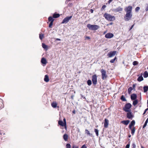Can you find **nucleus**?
Segmentation results:
<instances>
[{
  "label": "nucleus",
  "mask_w": 148,
  "mask_h": 148,
  "mask_svg": "<svg viewBox=\"0 0 148 148\" xmlns=\"http://www.w3.org/2000/svg\"><path fill=\"white\" fill-rule=\"evenodd\" d=\"M130 145V142H129L127 145H126L125 148H129Z\"/></svg>",
  "instance_id": "nucleus-39"
},
{
  "label": "nucleus",
  "mask_w": 148,
  "mask_h": 148,
  "mask_svg": "<svg viewBox=\"0 0 148 148\" xmlns=\"http://www.w3.org/2000/svg\"><path fill=\"white\" fill-rule=\"evenodd\" d=\"M54 19L51 17L50 16L48 18V21L50 22H53Z\"/></svg>",
  "instance_id": "nucleus-27"
},
{
  "label": "nucleus",
  "mask_w": 148,
  "mask_h": 148,
  "mask_svg": "<svg viewBox=\"0 0 148 148\" xmlns=\"http://www.w3.org/2000/svg\"><path fill=\"white\" fill-rule=\"evenodd\" d=\"M131 137V135H130L128 136V137L129 138H130Z\"/></svg>",
  "instance_id": "nucleus-58"
},
{
  "label": "nucleus",
  "mask_w": 148,
  "mask_h": 148,
  "mask_svg": "<svg viewBox=\"0 0 148 148\" xmlns=\"http://www.w3.org/2000/svg\"><path fill=\"white\" fill-rule=\"evenodd\" d=\"M60 16L59 14L55 13L53 14V17L54 18H56L59 17Z\"/></svg>",
  "instance_id": "nucleus-24"
},
{
  "label": "nucleus",
  "mask_w": 148,
  "mask_h": 148,
  "mask_svg": "<svg viewBox=\"0 0 148 148\" xmlns=\"http://www.w3.org/2000/svg\"><path fill=\"white\" fill-rule=\"evenodd\" d=\"M64 123L65 125H66V119L64 118L63 119Z\"/></svg>",
  "instance_id": "nucleus-44"
},
{
  "label": "nucleus",
  "mask_w": 148,
  "mask_h": 148,
  "mask_svg": "<svg viewBox=\"0 0 148 148\" xmlns=\"http://www.w3.org/2000/svg\"><path fill=\"white\" fill-rule=\"evenodd\" d=\"M138 64V62L136 61H134L133 62V64L134 66L137 65Z\"/></svg>",
  "instance_id": "nucleus-38"
},
{
  "label": "nucleus",
  "mask_w": 148,
  "mask_h": 148,
  "mask_svg": "<svg viewBox=\"0 0 148 148\" xmlns=\"http://www.w3.org/2000/svg\"><path fill=\"white\" fill-rule=\"evenodd\" d=\"M132 8L130 6L126 7L124 9L126 13H132Z\"/></svg>",
  "instance_id": "nucleus-6"
},
{
  "label": "nucleus",
  "mask_w": 148,
  "mask_h": 148,
  "mask_svg": "<svg viewBox=\"0 0 148 148\" xmlns=\"http://www.w3.org/2000/svg\"><path fill=\"white\" fill-rule=\"evenodd\" d=\"M87 27L89 30H97L99 27V26L98 25H91L89 24H88L87 25Z\"/></svg>",
  "instance_id": "nucleus-2"
},
{
  "label": "nucleus",
  "mask_w": 148,
  "mask_h": 148,
  "mask_svg": "<svg viewBox=\"0 0 148 148\" xmlns=\"http://www.w3.org/2000/svg\"><path fill=\"white\" fill-rule=\"evenodd\" d=\"M131 134L132 135H133L134 134V132H135V127H133V128L132 129L131 128Z\"/></svg>",
  "instance_id": "nucleus-30"
},
{
  "label": "nucleus",
  "mask_w": 148,
  "mask_h": 148,
  "mask_svg": "<svg viewBox=\"0 0 148 148\" xmlns=\"http://www.w3.org/2000/svg\"><path fill=\"white\" fill-rule=\"evenodd\" d=\"M137 97V96L136 94H133L131 96V98L132 100H135Z\"/></svg>",
  "instance_id": "nucleus-16"
},
{
  "label": "nucleus",
  "mask_w": 148,
  "mask_h": 148,
  "mask_svg": "<svg viewBox=\"0 0 148 148\" xmlns=\"http://www.w3.org/2000/svg\"><path fill=\"white\" fill-rule=\"evenodd\" d=\"M51 105L54 108H56L57 107V104L55 102L52 103Z\"/></svg>",
  "instance_id": "nucleus-21"
},
{
  "label": "nucleus",
  "mask_w": 148,
  "mask_h": 148,
  "mask_svg": "<svg viewBox=\"0 0 148 148\" xmlns=\"http://www.w3.org/2000/svg\"><path fill=\"white\" fill-rule=\"evenodd\" d=\"M42 47L45 49H47V45H46L44 43H42Z\"/></svg>",
  "instance_id": "nucleus-33"
},
{
  "label": "nucleus",
  "mask_w": 148,
  "mask_h": 148,
  "mask_svg": "<svg viewBox=\"0 0 148 148\" xmlns=\"http://www.w3.org/2000/svg\"><path fill=\"white\" fill-rule=\"evenodd\" d=\"M68 138V136L67 134H65L63 136V138L65 141H67Z\"/></svg>",
  "instance_id": "nucleus-22"
},
{
  "label": "nucleus",
  "mask_w": 148,
  "mask_h": 148,
  "mask_svg": "<svg viewBox=\"0 0 148 148\" xmlns=\"http://www.w3.org/2000/svg\"><path fill=\"white\" fill-rule=\"evenodd\" d=\"M106 7V6L105 5H103V6L102 7V8L104 9Z\"/></svg>",
  "instance_id": "nucleus-53"
},
{
  "label": "nucleus",
  "mask_w": 148,
  "mask_h": 148,
  "mask_svg": "<svg viewBox=\"0 0 148 148\" xmlns=\"http://www.w3.org/2000/svg\"><path fill=\"white\" fill-rule=\"evenodd\" d=\"M89 86H90L91 84H88Z\"/></svg>",
  "instance_id": "nucleus-59"
},
{
  "label": "nucleus",
  "mask_w": 148,
  "mask_h": 148,
  "mask_svg": "<svg viewBox=\"0 0 148 148\" xmlns=\"http://www.w3.org/2000/svg\"><path fill=\"white\" fill-rule=\"evenodd\" d=\"M101 71V77L102 79H105L107 76L106 75V71L103 69H102Z\"/></svg>",
  "instance_id": "nucleus-5"
},
{
  "label": "nucleus",
  "mask_w": 148,
  "mask_h": 148,
  "mask_svg": "<svg viewBox=\"0 0 148 148\" xmlns=\"http://www.w3.org/2000/svg\"><path fill=\"white\" fill-rule=\"evenodd\" d=\"M130 122V121L129 120H127L122 121L121 122V123L125 125H127Z\"/></svg>",
  "instance_id": "nucleus-18"
},
{
  "label": "nucleus",
  "mask_w": 148,
  "mask_h": 148,
  "mask_svg": "<svg viewBox=\"0 0 148 148\" xmlns=\"http://www.w3.org/2000/svg\"><path fill=\"white\" fill-rule=\"evenodd\" d=\"M141 148H144V147L143 146H141Z\"/></svg>",
  "instance_id": "nucleus-60"
},
{
  "label": "nucleus",
  "mask_w": 148,
  "mask_h": 148,
  "mask_svg": "<svg viewBox=\"0 0 148 148\" xmlns=\"http://www.w3.org/2000/svg\"><path fill=\"white\" fill-rule=\"evenodd\" d=\"M148 110V108L146 109L143 114V115Z\"/></svg>",
  "instance_id": "nucleus-45"
},
{
  "label": "nucleus",
  "mask_w": 148,
  "mask_h": 148,
  "mask_svg": "<svg viewBox=\"0 0 148 148\" xmlns=\"http://www.w3.org/2000/svg\"><path fill=\"white\" fill-rule=\"evenodd\" d=\"M44 35L43 34H39V38L41 40H42L44 38Z\"/></svg>",
  "instance_id": "nucleus-29"
},
{
  "label": "nucleus",
  "mask_w": 148,
  "mask_h": 148,
  "mask_svg": "<svg viewBox=\"0 0 148 148\" xmlns=\"http://www.w3.org/2000/svg\"><path fill=\"white\" fill-rule=\"evenodd\" d=\"M134 24H133L131 26V27L130 29V30H131L132 28L134 26Z\"/></svg>",
  "instance_id": "nucleus-52"
},
{
  "label": "nucleus",
  "mask_w": 148,
  "mask_h": 148,
  "mask_svg": "<svg viewBox=\"0 0 148 148\" xmlns=\"http://www.w3.org/2000/svg\"><path fill=\"white\" fill-rule=\"evenodd\" d=\"M143 77L141 76H139L138 78V79H137L138 81L139 82L143 80Z\"/></svg>",
  "instance_id": "nucleus-26"
},
{
  "label": "nucleus",
  "mask_w": 148,
  "mask_h": 148,
  "mask_svg": "<svg viewBox=\"0 0 148 148\" xmlns=\"http://www.w3.org/2000/svg\"><path fill=\"white\" fill-rule=\"evenodd\" d=\"M144 92H146L148 90V86H145L143 87Z\"/></svg>",
  "instance_id": "nucleus-25"
},
{
  "label": "nucleus",
  "mask_w": 148,
  "mask_h": 148,
  "mask_svg": "<svg viewBox=\"0 0 148 148\" xmlns=\"http://www.w3.org/2000/svg\"><path fill=\"white\" fill-rule=\"evenodd\" d=\"M140 9V8L139 7H137L136 8H135V11L136 12H138Z\"/></svg>",
  "instance_id": "nucleus-40"
},
{
  "label": "nucleus",
  "mask_w": 148,
  "mask_h": 148,
  "mask_svg": "<svg viewBox=\"0 0 148 148\" xmlns=\"http://www.w3.org/2000/svg\"><path fill=\"white\" fill-rule=\"evenodd\" d=\"M116 57H115V58L113 59H112L110 60V62L111 63H113L115 61V60L116 59Z\"/></svg>",
  "instance_id": "nucleus-36"
},
{
  "label": "nucleus",
  "mask_w": 148,
  "mask_h": 148,
  "mask_svg": "<svg viewBox=\"0 0 148 148\" xmlns=\"http://www.w3.org/2000/svg\"><path fill=\"white\" fill-rule=\"evenodd\" d=\"M112 23H110V25H112Z\"/></svg>",
  "instance_id": "nucleus-61"
},
{
  "label": "nucleus",
  "mask_w": 148,
  "mask_h": 148,
  "mask_svg": "<svg viewBox=\"0 0 148 148\" xmlns=\"http://www.w3.org/2000/svg\"><path fill=\"white\" fill-rule=\"evenodd\" d=\"M92 83H96L97 82V76L96 74L93 75L92 76Z\"/></svg>",
  "instance_id": "nucleus-8"
},
{
  "label": "nucleus",
  "mask_w": 148,
  "mask_h": 148,
  "mask_svg": "<svg viewBox=\"0 0 148 148\" xmlns=\"http://www.w3.org/2000/svg\"><path fill=\"white\" fill-rule=\"evenodd\" d=\"M145 10L146 11H147L148 10V5H147V7H146L145 9Z\"/></svg>",
  "instance_id": "nucleus-51"
},
{
  "label": "nucleus",
  "mask_w": 148,
  "mask_h": 148,
  "mask_svg": "<svg viewBox=\"0 0 148 148\" xmlns=\"http://www.w3.org/2000/svg\"><path fill=\"white\" fill-rule=\"evenodd\" d=\"M90 11L91 13H92L93 12V10L92 9H91L90 10Z\"/></svg>",
  "instance_id": "nucleus-55"
},
{
  "label": "nucleus",
  "mask_w": 148,
  "mask_h": 148,
  "mask_svg": "<svg viewBox=\"0 0 148 148\" xmlns=\"http://www.w3.org/2000/svg\"><path fill=\"white\" fill-rule=\"evenodd\" d=\"M132 148H136V145L134 143H133L132 145Z\"/></svg>",
  "instance_id": "nucleus-42"
},
{
  "label": "nucleus",
  "mask_w": 148,
  "mask_h": 148,
  "mask_svg": "<svg viewBox=\"0 0 148 148\" xmlns=\"http://www.w3.org/2000/svg\"><path fill=\"white\" fill-rule=\"evenodd\" d=\"M113 0H109L108 2L109 4H110Z\"/></svg>",
  "instance_id": "nucleus-50"
},
{
  "label": "nucleus",
  "mask_w": 148,
  "mask_h": 148,
  "mask_svg": "<svg viewBox=\"0 0 148 148\" xmlns=\"http://www.w3.org/2000/svg\"><path fill=\"white\" fill-rule=\"evenodd\" d=\"M74 97V95H72L71 96V98L72 99H73V98Z\"/></svg>",
  "instance_id": "nucleus-54"
},
{
  "label": "nucleus",
  "mask_w": 148,
  "mask_h": 148,
  "mask_svg": "<svg viewBox=\"0 0 148 148\" xmlns=\"http://www.w3.org/2000/svg\"><path fill=\"white\" fill-rule=\"evenodd\" d=\"M95 133L96 134V136H98L99 135V132H98V130L97 129H95Z\"/></svg>",
  "instance_id": "nucleus-35"
},
{
  "label": "nucleus",
  "mask_w": 148,
  "mask_h": 148,
  "mask_svg": "<svg viewBox=\"0 0 148 148\" xmlns=\"http://www.w3.org/2000/svg\"><path fill=\"white\" fill-rule=\"evenodd\" d=\"M85 134H86L87 135H88L90 136H92V134H91L90 132L88 130L86 129L85 130Z\"/></svg>",
  "instance_id": "nucleus-19"
},
{
  "label": "nucleus",
  "mask_w": 148,
  "mask_h": 148,
  "mask_svg": "<svg viewBox=\"0 0 148 148\" xmlns=\"http://www.w3.org/2000/svg\"><path fill=\"white\" fill-rule=\"evenodd\" d=\"M138 103V101L137 100H134L133 102V105L135 106Z\"/></svg>",
  "instance_id": "nucleus-34"
},
{
  "label": "nucleus",
  "mask_w": 148,
  "mask_h": 148,
  "mask_svg": "<svg viewBox=\"0 0 148 148\" xmlns=\"http://www.w3.org/2000/svg\"><path fill=\"white\" fill-rule=\"evenodd\" d=\"M132 16V13H126L124 17V20L126 21H128L131 19Z\"/></svg>",
  "instance_id": "nucleus-4"
},
{
  "label": "nucleus",
  "mask_w": 148,
  "mask_h": 148,
  "mask_svg": "<svg viewBox=\"0 0 148 148\" xmlns=\"http://www.w3.org/2000/svg\"><path fill=\"white\" fill-rule=\"evenodd\" d=\"M44 80L47 82H48L49 81V77L47 75H45L44 78Z\"/></svg>",
  "instance_id": "nucleus-20"
},
{
  "label": "nucleus",
  "mask_w": 148,
  "mask_h": 148,
  "mask_svg": "<svg viewBox=\"0 0 148 148\" xmlns=\"http://www.w3.org/2000/svg\"><path fill=\"white\" fill-rule=\"evenodd\" d=\"M86 39H90V38L89 36H86Z\"/></svg>",
  "instance_id": "nucleus-49"
},
{
  "label": "nucleus",
  "mask_w": 148,
  "mask_h": 148,
  "mask_svg": "<svg viewBox=\"0 0 148 148\" xmlns=\"http://www.w3.org/2000/svg\"><path fill=\"white\" fill-rule=\"evenodd\" d=\"M128 113L127 114V117L129 119H132L133 117V116L131 112H127Z\"/></svg>",
  "instance_id": "nucleus-13"
},
{
  "label": "nucleus",
  "mask_w": 148,
  "mask_h": 148,
  "mask_svg": "<svg viewBox=\"0 0 148 148\" xmlns=\"http://www.w3.org/2000/svg\"><path fill=\"white\" fill-rule=\"evenodd\" d=\"M147 105H148V100H147Z\"/></svg>",
  "instance_id": "nucleus-62"
},
{
  "label": "nucleus",
  "mask_w": 148,
  "mask_h": 148,
  "mask_svg": "<svg viewBox=\"0 0 148 148\" xmlns=\"http://www.w3.org/2000/svg\"><path fill=\"white\" fill-rule=\"evenodd\" d=\"M135 86H136V85L135 84H133V86L134 88V87H135Z\"/></svg>",
  "instance_id": "nucleus-57"
},
{
  "label": "nucleus",
  "mask_w": 148,
  "mask_h": 148,
  "mask_svg": "<svg viewBox=\"0 0 148 148\" xmlns=\"http://www.w3.org/2000/svg\"><path fill=\"white\" fill-rule=\"evenodd\" d=\"M71 146L70 144L68 143L66 145V148H71Z\"/></svg>",
  "instance_id": "nucleus-37"
},
{
  "label": "nucleus",
  "mask_w": 148,
  "mask_h": 148,
  "mask_svg": "<svg viewBox=\"0 0 148 148\" xmlns=\"http://www.w3.org/2000/svg\"><path fill=\"white\" fill-rule=\"evenodd\" d=\"M147 69H148V67L147 68Z\"/></svg>",
  "instance_id": "nucleus-64"
},
{
  "label": "nucleus",
  "mask_w": 148,
  "mask_h": 148,
  "mask_svg": "<svg viewBox=\"0 0 148 148\" xmlns=\"http://www.w3.org/2000/svg\"><path fill=\"white\" fill-rule=\"evenodd\" d=\"M72 16H68L65 18L62 22V23H67L71 19Z\"/></svg>",
  "instance_id": "nucleus-7"
},
{
  "label": "nucleus",
  "mask_w": 148,
  "mask_h": 148,
  "mask_svg": "<svg viewBox=\"0 0 148 148\" xmlns=\"http://www.w3.org/2000/svg\"><path fill=\"white\" fill-rule=\"evenodd\" d=\"M135 124V121L134 120H132L131 123L129 125V128L130 129H131L133 125H134Z\"/></svg>",
  "instance_id": "nucleus-15"
},
{
  "label": "nucleus",
  "mask_w": 148,
  "mask_h": 148,
  "mask_svg": "<svg viewBox=\"0 0 148 148\" xmlns=\"http://www.w3.org/2000/svg\"><path fill=\"white\" fill-rule=\"evenodd\" d=\"M73 112L75 113V112H74V111H73Z\"/></svg>",
  "instance_id": "nucleus-63"
},
{
  "label": "nucleus",
  "mask_w": 148,
  "mask_h": 148,
  "mask_svg": "<svg viewBox=\"0 0 148 148\" xmlns=\"http://www.w3.org/2000/svg\"><path fill=\"white\" fill-rule=\"evenodd\" d=\"M80 95H81L82 97L84 99H86V98L84 96H83L82 94H81Z\"/></svg>",
  "instance_id": "nucleus-48"
},
{
  "label": "nucleus",
  "mask_w": 148,
  "mask_h": 148,
  "mask_svg": "<svg viewBox=\"0 0 148 148\" xmlns=\"http://www.w3.org/2000/svg\"><path fill=\"white\" fill-rule=\"evenodd\" d=\"M114 36L113 34L111 33H108L106 34L105 37L107 38H110Z\"/></svg>",
  "instance_id": "nucleus-11"
},
{
  "label": "nucleus",
  "mask_w": 148,
  "mask_h": 148,
  "mask_svg": "<svg viewBox=\"0 0 148 148\" xmlns=\"http://www.w3.org/2000/svg\"><path fill=\"white\" fill-rule=\"evenodd\" d=\"M81 148H86V147L84 145H82Z\"/></svg>",
  "instance_id": "nucleus-46"
},
{
  "label": "nucleus",
  "mask_w": 148,
  "mask_h": 148,
  "mask_svg": "<svg viewBox=\"0 0 148 148\" xmlns=\"http://www.w3.org/2000/svg\"><path fill=\"white\" fill-rule=\"evenodd\" d=\"M56 40L58 41H60V39L59 38H57L56 39Z\"/></svg>",
  "instance_id": "nucleus-56"
},
{
  "label": "nucleus",
  "mask_w": 148,
  "mask_h": 148,
  "mask_svg": "<svg viewBox=\"0 0 148 148\" xmlns=\"http://www.w3.org/2000/svg\"><path fill=\"white\" fill-rule=\"evenodd\" d=\"M109 124V121L107 119H104V126L105 128H107Z\"/></svg>",
  "instance_id": "nucleus-12"
},
{
  "label": "nucleus",
  "mask_w": 148,
  "mask_h": 148,
  "mask_svg": "<svg viewBox=\"0 0 148 148\" xmlns=\"http://www.w3.org/2000/svg\"><path fill=\"white\" fill-rule=\"evenodd\" d=\"M132 105L130 103H127L125 106L123 108V110L125 112H130V108L131 107Z\"/></svg>",
  "instance_id": "nucleus-3"
},
{
  "label": "nucleus",
  "mask_w": 148,
  "mask_h": 148,
  "mask_svg": "<svg viewBox=\"0 0 148 148\" xmlns=\"http://www.w3.org/2000/svg\"><path fill=\"white\" fill-rule=\"evenodd\" d=\"M58 124L62 126H64L65 128V129L66 128V125H65L64 123L62 121L60 120L58 121Z\"/></svg>",
  "instance_id": "nucleus-14"
},
{
  "label": "nucleus",
  "mask_w": 148,
  "mask_h": 148,
  "mask_svg": "<svg viewBox=\"0 0 148 148\" xmlns=\"http://www.w3.org/2000/svg\"><path fill=\"white\" fill-rule=\"evenodd\" d=\"M72 148H79V147L76 145H73L72 146Z\"/></svg>",
  "instance_id": "nucleus-43"
},
{
  "label": "nucleus",
  "mask_w": 148,
  "mask_h": 148,
  "mask_svg": "<svg viewBox=\"0 0 148 148\" xmlns=\"http://www.w3.org/2000/svg\"><path fill=\"white\" fill-rule=\"evenodd\" d=\"M143 77L145 78H146L148 77V73L147 71H145L143 73Z\"/></svg>",
  "instance_id": "nucleus-23"
},
{
  "label": "nucleus",
  "mask_w": 148,
  "mask_h": 148,
  "mask_svg": "<svg viewBox=\"0 0 148 148\" xmlns=\"http://www.w3.org/2000/svg\"><path fill=\"white\" fill-rule=\"evenodd\" d=\"M41 63L45 65H46L47 63V62L46 59L44 58H42L41 60Z\"/></svg>",
  "instance_id": "nucleus-17"
},
{
  "label": "nucleus",
  "mask_w": 148,
  "mask_h": 148,
  "mask_svg": "<svg viewBox=\"0 0 148 148\" xmlns=\"http://www.w3.org/2000/svg\"><path fill=\"white\" fill-rule=\"evenodd\" d=\"M53 22H50V23L49 24V27H50V28H51V26H52V25L53 24Z\"/></svg>",
  "instance_id": "nucleus-41"
},
{
  "label": "nucleus",
  "mask_w": 148,
  "mask_h": 148,
  "mask_svg": "<svg viewBox=\"0 0 148 148\" xmlns=\"http://www.w3.org/2000/svg\"><path fill=\"white\" fill-rule=\"evenodd\" d=\"M121 99L123 101H127V100L124 97L123 95H122L121 97Z\"/></svg>",
  "instance_id": "nucleus-28"
},
{
  "label": "nucleus",
  "mask_w": 148,
  "mask_h": 148,
  "mask_svg": "<svg viewBox=\"0 0 148 148\" xmlns=\"http://www.w3.org/2000/svg\"><path fill=\"white\" fill-rule=\"evenodd\" d=\"M123 8L120 7H119L118 8L116 9H114L113 11L115 12H119L121 13V12L123 11Z\"/></svg>",
  "instance_id": "nucleus-9"
},
{
  "label": "nucleus",
  "mask_w": 148,
  "mask_h": 148,
  "mask_svg": "<svg viewBox=\"0 0 148 148\" xmlns=\"http://www.w3.org/2000/svg\"><path fill=\"white\" fill-rule=\"evenodd\" d=\"M148 122V118H147V119L145 121V122L143 126V128H145Z\"/></svg>",
  "instance_id": "nucleus-32"
},
{
  "label": "nucleus",
  "mask_w": 148,
  "mask_h": 148,
  "mask_svg": "<svg viewBox=\"0 0 148 148\" xmlns=\"http://www.w3.org/2000/svg\"><path fill=\"white\" fill-rule=\"evenodd\" d=\"M104 17L107 20L110 21H113L115 20V17L114 16H112L109 14L107 13H105Z\"/></svg>",
  "instance_id": "nucleus-1"
},
{
  "label": "nucleus",
  "mask_w": 148,
  "mask_h": 148,
  "mask_svg": "<svg viewBox=\"0 0 148 148\" xmlns=\"http://www.w3.org/2000/svg\"><path fill=\"white\" fill-rule=\"evenodd\" d=\"M133 90V88L132 87H130L128 89V93L130 94V93L131 92V91Z\"/></svg>",
  "instance_id": "nucleus-31"
},
{
  "label": "nucleus",
  "mask_w": 148,
  "mask_h": 148,
  "mask_svg": "<svg viewBox=\"0 0 148 148\" xmlns=\"http://www.w3.org/2000/svg\"><path fill=\"white\" fill-rule=\"evenodd\" d=\"M116 51H113L110 52L108 54V56L110 58L112 57L115 55L116 53Z\"/></svg>",
  "instance_id": "nucleus-10"
},
{
  "label": "nucleus",
  "mask_w": 148,
  "mask_h": 148,
  "mask_svg": "<svg viewBox=\"0 0 148 148\" xmlns=\"http://www.w3.org/2000/svg\"><path fill=\"white\" fill-rule=\"evenodd\" d=\"M87 83H92L91 81L90 80H88L87 81Z\"/></svg>",
  "instance_id": "nucleus-47"
}]
</instances>
